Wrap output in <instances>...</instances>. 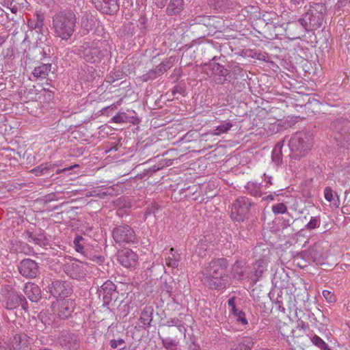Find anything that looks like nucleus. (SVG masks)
<instances>
[{
	"label": "nucleus",
	"mask_w": 350,
	"mask_h": 350,
	"mask_svg": "<svg viewBox=\"0 0 350 350\" xmlns=\"http://www.w3.org/2000/svg\"><path fill=\"white\" fill-rule=\"evenodd\" d=\"M161 211V206L157 203H152L148 206L144 212V220H147L148 218L152 216V221L154 222L157 219V216L159 212Z\"/></svg>",
	"instance_id": "obj_32"
},
{
	"label": "nucleus",
	"mask_w": 350,
	"mask_h": 350,
	"mask_svg": "<svg viewBox=\"0 0 350 350\" xmlns=\"http://www.w3.org/2000/svg\"><path fill=\"white\" fill-rule=\"evenodd\" d=\"M174 59L172 57L165 59L161 64H159L156 68L157 75L159 76L162 75L164 72L168 70L174 64Z\"/></svg>",
	"instance_id": "obj_35"
},
{
	"label": "nucleus",
	"mask_w": 350,
	"mask_h": 350,
	"mask_svg": "<svg viewBox=\"0 0 350 350\" xmlns=\"http://www.w3.org/2000/svg\"><path fill=\"white\" fill-rule=\"evenodd\" d=\"M77 16L71 10H61L52 17V29L55 36L63 40H68L75 31Z\"/></svg>",
	"instance_id": "obj_2"
},
{
	"label": "nucleus",
	"mask_w": 350,
	"mask_h": 350,
	"mask_svg": "<svg viewBox=\"0 0 350 350\" xmlns=\"http://www.w3.org/2000/svg\"><path fill=\"white\" fill-rule=\"evenodd\" d=\"M253 269L254 270V275L252 276V280L254 284H256L262 277L264 271L266 270V265L264 260L259 259L256 260L254 265Z\"/></svg>",
	"instance_id": "obj_29"
},
{
	"label": "nucleus",
	"mask_w": 350,
	"mask_h": 350,
	"mask_svg": "<svg viewBox=\"0 0 350 350\" xmlns=\"http://www.w3.org/2000/svg\"><path fill=\"white\" fill-rule=\"evenodd\" d=\"M185 92V90L179 85L174 86L172 91V92L174 95H175L176 93H179L180 94L184 95Z\"/></svg>",
	"instance_id": "obj_58"
},
{
	"label": "nucleus",
	"mask_w": 350,
	"mask_h": 350,
	"mask_svg": "<svg viewBox=\"0 0 350 350\" xmlns=\"http://www.w3.org/2000/svg\"><path fill=\"white\" fill-rule=\"evenodd\" d=\"M93 261L98 264H101L104 261V257L102 256H94L93 258Z\"/></svg>",
	"instance_id": "obj_63"
},
{
	"label": "nucleus",
	"mask_w": 350,
	"mask_h": 350,
	"mask_svg": "<svg viewBox=\"0 0 350 350\" xmlns=\"http://www.w3.org/2000/svg\"><path fill=\"white\" fill-rule=\"evenodd\" d=\"M286 33L288 36H292L293 39L299 38L300 36H303L305 28L301 24L300 18L295 21L288 22L284 27Z\"/></svg>",
	"instance_id": "obj_23"
},
{
	"label": "nucleus",
	"mask_w": 350,
	"mask_h": 350,
	"mask_svg": "<svg viewBox=\"0 0 350 350\" xmlns=\"http://www.w3.org/2000/svg\"><path fill=\"white\" fill-rule=\"evenodd\" d=\"M231 269V274L233 278L241 280L244 276V269L242 262L236 260L232 265Z\"/></svg>",
	"instance_id": "obj_34"
},
{
	"label": "nucleus",
	"mask_w": 350,
	"mask_h": 350,
	"mask_svg": "<svg viewBox=\"0 0 350 350\" xmlns=\"http://www.w3.org/2000/svg\"><path fill=\"white\" fill-rule=\"evenodd\" d=\"M33 339L25 333L16 334L9 340L0 342V350H30Z\"/></svg>",
	"instance_id": "obj_8"
},
{
	"label": "nucleus",
	"mask_w": 350,
	"mask_h": 350,
	"mask_svg": "<svg viewBox=\"0 0 350 350\" xmlns=\"http://www.w3.org/2000/svg\"><path fill=\"white\" fill-rule=\"evenodd\" d=\"M311 342L321 350H331L329 345L321 337L316 334L311 337Z\"/></svg>",
	"instance_id": "obj_41"
},
{
	"label": "nucleus",
	"mask_w": 350,
	"mask_h": 350,
	"mask_svg": "<svg viewBox=\"0 0 350 350\" xmlns=\"http://www.w3.org/2000/svg\"><path fill=\"white\" fill-rule=\"evenodd\" d=\"M154 308L151 306H146L141 312L139 321L141 325L139 327L146 329L151 326L153 319Z\"/></svg>",
	"instance_id": "obj_24"
},
{
	"label": "nucleus",
	"mask_w": 350,
	"mask_h": 350,
	"mask_svg": "<svg viewBox=\"0 0 350 350\" xmlns=\"http://www.w3.org/2000/svg\"><path fill=\"white\" fill-rule=\"evenodd\" d=\"M163 347L167 350H176L178 342L170 338H163L160 337Z\"/></svg>",
	"instance_id": "obj_45"
},
{
	"label": "nucleus",
	"mask_w": 350,
	"mask_h": 350,
	"mask_svg": "<svg viewBox=\"0 0 350 350\" xmlns=\"http://www.w3.org/2000/svg\"><path fill=\"white\" fill-rule=\"evenodd\" d=\"M35 235H36V234H34L33 232H31L30 231L26 232V237H27V239H28V241H29V242H33V238L35 237Z\"/></svg>",
	"instance_id": "obj_62"
},
{
	"label": "nucleus",
	"mask_w": 350,
	"mask_h": 350,
	"mask_svg": "<svg viewBox=\"0 0 350 350\" xmlns=\"http://www.w3.org/2000/svg\"><path fill=\"white\" fill-rule=\"evenodd\" d=\"M232 313L236 317L237 322L241 323L243 325H245L248 323L247 320L245 317V314L242 310H239V309H237V312Z\"/></svg>",
	"instance_id": "obj_49"
},
{
	"label": "nucleus",
	"mask_w": 350,
	"mask_h": 350,
	"mask_svg": "<svg viewBox=\"0 0 350 350\" xmlns=\"http://www.w3.org/2000/svg\"><path fill=\"white\" fill-rule=\"evenodd\" d=\"M44 16L42 14L36 13L33 18L27 21V26L31 29L40 32L44 25Z\"/></svg>",
	"instance_id": "obj_26"
},
{
	"label": "nucleus",
	"mask_w": 350,
	"mask_h": 350,
	"mask_svg": "<svg viewBox=\"0 0 350 350\" xmlns=\"http://www.w3.org/2000/svg\"><path fill=\"white\" fill-rule=\"evenodd\" d=\"M228 261L224 258H214L201 271L200 279L207 287L214 290L226 288L227 284L226 269Z\"/></svg>",
	"instance_id": "obj_1"
},
{
	"label": "nucleus",
	"mask_w": 350,
	"mask_h": 350,
	"mask_svg": "<svg viewBox=\"0 0 350 350\" xmlns=\"http://www.w3.org/2000/svg\"><path fill=\"white\" fill-rule=\"evenodd\" d=\"M38 317L42 323H43L44 325H50L52 323L51 315L48 311H41L38 315Z\"/></svg>",
	"instance_id": "obj_50"
},
{
	"label": "nucleus",
	"mask_w": 350,
	"mask_h": 350,
	"mask_svg": "<svg viewBox=\"0 0 350 350\" xmlns=\"http://www.w3.org/2000/svg\"><path fill=\"white\" fill-rule=\"evenodd\" d=\"M83 240H84V239L81 236H79V235H77L75 238V239L73 241V243H74L76 251L77 252H80V253L83 254V252H84V251H83L84 250V246L81 243V241H83Z\"/></svg>",
	"instance_id": "obj_51"
},
{
	"label": "nucleus",
	"mask_w": 350,
	"mask_h": 350,
	"mask_svg": "<svg viewBox=\"0 0 350 350\" xmlns=\"http://www.w3.org/2000/svg\"><path fill=\"white\" fill-rule=\"evenodd\" d=\"M170 251L172 256H168V258H166L165 265L169 267L176 268L178 265V258L173 254L174 251V248H171Z\"/></svg>",
	"instance_id": "obj_44"
},
{
	"label": "nucleus",
	"mask_w": 350,
	"mask_h": 350,
	"mask_svg": "<svg viewBox=\"0 0 350 350\" xmlns=\"http://www.w3.org/2000/svg\"><path fill=\"white\" fill-rule=\"evenodd\" d=\"M246 189L250 195L255 197H260L263 194L260 184L249 182L247 184Z\"/></svg>",
	"instance_id": "obj_37"
},
{
	"label": "nucleus",
	"mask_w": 350,
	"mask_h": 350,
	"mask_svg": "<svg viewBox=\"0 0 350 350\" xmlns=\"http://www.w3.org/2000/svg\"><path fill=\"white\" fill-rule=\"evenodd\" d=\"M124 342H125V341L124 339L119 338L117 340H116V339L111 340L109 342V344H110V347L112 349H116L118 346L123 345Z\"/></svg>",
	"instance_id": "obj_56"
},
{
	"label": "nucleus",
	"mask_w": 350,
	"mask_h": 350,
	"mask_svg": "<svg viewBox=\"0 0 350 350\" xmlns=\"http://www.w3.org/2000/svg\"><path fill=\"white\" fill-rule=\"evenodd\" d=\"M97 293L99 297H102L104 305H109V303L117 297L116 286L110 280L106 281L98 289Z\"/></svg>",
	"instance_id": "obj_17"
},
{
	"label": "nucleus",
	"mask_w": 350,
	"mask_h": 350,
	"mask_svg": "<svg viewBox=\"0 0 350 350\" xmlns=\"http://www.w3.org/2000/svg\"><path fill=\"white\" fill-rule=\"evenodd\" d=\"M63 269L67 275L75 280L83 278L86 275L83 263L75 260L65 263Z\"/></svg>",
	"instance_id": "obj_15"
},
{
	"label": "nucleus",
	"mask_w": 350,
	"mask_h": 350,
	"mask_svg": "<svg viewBox=\"0 0 350 350\" xmlns=\"http://www.w3.org/2000/svg\"><path fill=\"white\" fill-rule=\"evenodd\" d=\"M284 140L282 139L277 143L275 146L271 154L272 161L276 164L279 165L282 161V148L284 146Z\"/></svg>",
	"instance_id": "obj_31"
},
{
	"label": "nucleus",
	"mask_w": 350,
	"mask_h": 350,
	"mask_svg": "<svg viewBox=\"0 0 350 350\" xmlns=\"http://www.w3.org/2000/svg\"><path fill=\"white\" fill-rule=\"evenodd\" d=\"M308 256L312 261L317 264H323L327 258V252L320 243H315L308 250Z\"/></svg>",
	"instance_id": "obj_22"
},
{
	"label": "nucleus",
	"mask_w": 350,
	"mask_h": 350,
	"mask_svg": "<svg viewBox=\"0 0 350 350\" xmlns=\"http://www.w3.org/2000/svg\"><path fill=\"white\" fill-rule=\"evenodd\" d=\"M49 292L54 297L64 298L72 293V288L67 281L55 280L49 286Z\"/></svg>",
	"instance_id": "obj_16"
},
{
	"label": "nucleus",
	"mask_w": 350,
	"mask_h": 350,
	"mask_svg": "<svg viewBox=\"0 0 350 350\" xmlns=\"http://www.w3.org/2000/svg\"><path fill=\"white\" fill-rule=\"evenodd\" d=\"M305 3V0H291V3L295 7L302 6Z\"/></svg>",
	"instance_id": "obj_61"
},
{
	"label": "nucleus",
	"mask_w": 350,
	"mask_h": 350,
	"mask_svg": "<svg viewBox=\"0 0 350 350\" xmlns=\"http://www.w3.org/2000/svg\"><path fill=\"white\" fill-rule=\"evenodd\" d=\"M137 259V255L129 249L122 250L118 253V262L126 268L134 267Z\"/></svg>",
	"instance_id": "obj_19"
},
{
	"label": "nucleus",
	"mask_w": 350,
	"mask_h": 350,
	"mask_svg": "<svg viewBox=\"0 0 350 350\" xmlns=\"http://www.w3.org/2000/svg\"><path fill=\"white\" fill-rule=\"evenodd\" d=\"M2 304L8 310H14L21 306L23 310L27 311L29 308L25 297L9 286L5 288Z\"/></svg>",
	"instance_id": "obj_10"
},
{
	"label": "nucleus",
	"mask_w": 350,
	"mask_h": 350,
	"mask_svg": "<svg viewBox=\"0 0 350 350\" xmlns=\"http://www.w3.org/2000/svg\"><path fill=\"white\" fill-rule=\"evenodd\" d=\"M323 296L328 303H334L336 301V297L334 293L328 290H324L322 293Z\"/></svg>",
	"instance_id": "obj_54"
},
{
	"label": "nucleus",
	"mask_w": 350,
	"mask_h": 350,
	"mask_svg": "<svg viewBox=\"0 0 350 350\" xmlns=\"http://www.w3.org/2000/svg\"><path fill=\"white\" fill-rule=\"evenodd\" d=\"M159 75H157V72L154 68L153 69H151L148 72H146V74L143 75L142 77H141V79L142 81L144 82H147L150 80H153L157 77H159Z\"/></svg>",
	"instance_id": "obj_47"
},
{
	"label": "nucleus",
	"mask_w": 350,
	"mask_h": 350,
	"mask_svg": "<svg viewBox=\"0 0 350 350\" xmlns=\"http://www.w3.org/2000/svg\"><path fill=\"white\" fill-rule=\"evenodd\" d=\"M57 167H58V165L56 163H51L49 162H46V163H42V164L36 166V167L32 169L31 170V172L37 176H43V175L48 176L50 174L53 175L54 172H55V174H58L62 172L69 171V170H73L76 167H79V165L77 164H75V165H70L68 167H64L61 170L57 169Z\"/></svg>",
	"instance_id": "obj_13"
},
{
	"label": "nucleus",
	"mask_w": 350,
	"mask_h": 350,
	"mask_svg": "<svg viewBox=\"0 0 350 350\" xmlns=\"http://www.w3.org/2000/svg\"><path fill=\"white\" fill-rule=\"evenodd\" d=\"M235 297H230L228 301V305L229 307L231 308V312H237V308L235 305Z\"/></svg>",
	"instance_id": "obj_57"
},
{
	"label": "nucleus",
	"mask_w": 350,
	"mask_h": 350,
	"mask_svg": "<svg viewBox=\"0 0 350 350\" xmlns=\"http://www.w3.org/2000/svg\"><path fill=\"white\" fill-rule=\"evenodd\" d=\"M275 305L277 306L279 310L285 312V308L283 306V303L281 300L279 299V298H277L276 301L275 302Z\"/></svg>",
	"instance_id": "obj_59"
},
{
	"label": "nucleus",
	"mask_w": 350,
	"mask_h": 350,
	"mask_svg": "<svg viewBox=\"0 0 350 350\" xmlns=\"http://www.w3.org/2000/svg\"><path fill=\"white\" fill-rule=\"evenodd\" d=\"M60 345L68 350H76L79 347L77 336L68 331H63L59 336Z\"/></svg>",
	"instance_id": "obj_20"
},
{
	"label": "nucleus",
	"mask_w": 350,
	"mask_h": 350,
	"mask_svg": "<svg viewBox=\"0 0 350 350\" xmlns=\"http://www.w3.org/2000/svg\"><path fill=\"white\" fill-rule=\"evenodd\" d=\"M195 21L196 23L204 25L213 33L220 28V21L215 16H199Z\"/></svg>",
	"instance_id": "obj_21"
},
{
	"label": "nucleus",
	"mask_w": 350,
	"mask_h": 350,
	"mask_svg": "<svg viewBox=\"0 0 350 350\" xmlns=\"http://www.w3.org/2000/svg\"><path fill=\"white\" fill-rule=\"evenodd\" d=\"M320 225V219L318 217H312L309 222L306 225L308 230H313L318 228Z\"/></svg>",
	"instance_id": "obj_53"
},
{
	"label": "nucleus",
	"mask_w": 350,
	"mask_h": 350,
	"mask_svg": "<svg viewBox=\"0 0 350 350\" xmlns=\"http://www.w3.org/2000/svg\"><path fill=\"white\" fill-rule=\"evenodd\" d=\"M163 325L167 327L175 326L181 334H183L184 335L185 334L186 328L184 326L183 321L178 318H171L167 320Z\"/></svg>",
	"instance_id": "obj_36"
},
{
	"label": "nucleus",
	"mask_w": 350,
	"mask_h": 350,
	"mask_svg": "<svg viewBox=\"0 0 350 350\" xmlns=\"http://www.w3.org/2000/svg\"><path fill=\"white\" fill-rule=\"evenodd\" d=\"M254 203L249 198L241 196L238 198L232 205L230 217L237 222H243L250 215V208Z\"/></svg>",
	"instance_id": "obj_7"
},
{
	"label": "nucleus",
	"mask_w": 350,
	"mask_h": 350,
	"mask_svg": "<svg viewBox=\"0 0 350 350\" xmlns=\"http://www.w3.org/2000/svg\"><path fill=\"white\" fill-rule=\"evenodd\" d=\"M287 206L283 202L274 204L271 206V211L275 215L284 214L287 212Z\"/></svg>",
	"instance_id": "obj_43"
},
{
	"label": "nucleus",
	"mask_w": 350,
	"mask_h": 350,
	"mask_svg": "<svg viewBox=\"0 0 350 350\" xmlns=\"http://www.w3.org/2000/svg\"><path fill=\"white\" fill-rule=\"evenodd\" d=\"M254 345L251 337L243 338L238 344L235 345L230 350H251Z\"/></svg>",
	"instance_id": "obj_33"
},
{
	"label": "nucleus",
	"mask_w": 350,
	"mask_h": 350,
	"mask_svg": "<svg viewBox=\"0 0 350 350\" xmlns=\"http://www.w3.org/2000/svg\"><path fill=\"white\" fill-rule=\"evenodd\" d=\"M205 72L217 85H224L232 81L229 69L217 62H208L204 64Z\"/></svg>",
	"instance_id": "obj_6"
},
{
	"label": "nucleus",
	"mask_w": 350,
	"mask_h": 350,
	"mask_svg": "<svg viewBox=\"0 0 350 350\" xmlns=\"http://www.w3.org/2000/svg\"><path fill=\"white\" fill-rule=\"evenodd\" d=\"M124 73L122 71L116 70L114 72H111L109 75H107V81L109 83H114L115 81L122 79L123 78Z\"/></svg>",
	"instance_id": "obj_48"
},
{
	"label": "nucleus",
	"mask_w": 350,
	"mask_h": 350,
	"mask_svg": "<svg viewBox=\"0 0 350 350\" xmlns=\"http://www.w3.org/2000/svg\"><path fill=\"white\" fill-rule=\"evenodd\" d=\"M232 127V124L230 122L223 121L221 124L214 129L213 135H219L222 133H227Z\"/></svg>",
	"instance_id": "obj_39"
},
{
	"label": "nucleus",
	"mask_w": 350,
	"mask_h": 350,
	"mask_svg": "<svg viewBox=\"0 0 350 350\" xmlns=\"http://www.w3.org/2000/svg\"><path fill=\"white\" fill-rule=\"evenodd\" d=\"M154 3L157 5L159 8H163L167 3V0H153Z\"/></svg>",
	"instance_id": "obj_60"
},
{
	"label": "nucleus",
	"mask_w": 350,
	"mask_h": 350,
	"mask_svg": "<svg viewBox=\"0 0 350 350\" xmlns=\"http://www.w3.org/2000/svg\"><path fill=\"white\" fill-rule=\"evenodd\" d=\"M92 26V18L88 13L85 12L81 19V27L85 31H89Z\"/></svg>",
	"instance_id": "obj_42"
},
{
	"label": "nucleus",
	"mask_w": 350,
	"mask_h": 350,
	"mask_svg": "<svg viewBox=\"0 0 350 350\" xmlns=\"http://www.w3.org/2000/svg\"><path fill=\"white\" fill-rule=\"evenodd\" d=\"M112 234L116 243H131L136 240L135 231L126 224L117 226L113 228Z\"/></svg>",
	"instance_id": "obj_11"
},
{
	"label": "nucleus",
	"mask_w": 350,
	"mask_h": 350,
	"mask_svg": "<svg viewBox=\"0 0 350 350\" xmlns=\"http://www.w3.org/2000/svg\"><path fill=\"white\" fill-rule=\"evenodd\" d=\"M92 2L103 14H113L119 10L118 0H92Z\"/></svg>",
	"instance_id": "obj_18"
},
{
	"label": "nucleus",
	"mask_w": 350,
	"mask_h": 350,
	"mask_svg": "<svg viewBox=\"0 0 350 350\" xmlns=\"http://www.w3.org/2000/svg\"><path fill=\"white\" fill-rule=\"evenodd\" d=\"M26 0H5V5L10 9L11 12L16 14L19 9L23 7Z\"/></svg>",
	"instance_id": "obj_38"
},
{
	"label": "nucleus",
	"mask_w": 350,
	"mask_h": 350,
	"mask_svg": "<svg viewBox=\"0 0 350 350\" xmlns=\"http://www.w3.org/2000/svg\"><path fill=\"white\" fill-rule=\"evenodd\" d=\"M23 291L28 299L32 302H38L41 299V290L35 283H26Z\"/></svg>",
	"instance_id": "obj_25"
},
{
	"label": "nucleus",
	"mask_w": 350,
	"mask_h": 350,
	"mask_svg": "<svg viewBox=\"0 0 350 350\" xmlns=\"http://www.w3.org/2000/svg\"><path fill=\"white\" fill-rule=\"evenodd\" d=\"M75 306V301L71 299L57 300L52 304L54 314L62 319H66L71 317Z\"/></svg>",
	"instance_id": "obj_12"
},
{
	"label": "nucleus",
	"mask_w": 350,
	"mask_h": 350,
	"mask_svg": "<svg viewBox=\"0 0 350 350\" xmlns=\"http://www.w3.org/2000/svg\"><path fill=\"white\" fill-rule=\"evenodd\" d=\"M326 7L323 3H314L308 12L300 18L301 24L306 31H312L320 28L326 14Z\"/></svg>",
	"instance_id": "obj_4"
},
{
	"label": "nucleus",
	"mask_w": 350,
	"mask_h": 350,
	"mask_svg": "<svg viewBox=\"0 0 350 350\" xmlns=\"http://www.w3.org/2000/svg\"><path fill=\"white\" fill-rule=\"evenodd\" d=\"M312 146V138L305 132L295 133L288 142L291 150L290 157L293 159H300L305 157Z\"/></svg>",
	"instance_id": "obj_5"
},
{
	"label": "nucleus",
	"mask_w": 350,
	"mask_h": 350,
	"mask_svg": "<svg viewBox=\"0 0 350 350\" xmlns=\"http://www.w3.org/2000/svg\"><path fill=\"white\" fill-rule=\"evenodd\" d=\"M18 271L23 276L32 279L36 278L40 273V267L35 260L25 258L21 261Z\"/></svg>",
	"instance_id": "obj_14"
},
{
	"label": "nucleus",
	"mask_w": 350,
	"mask_h": 350,
	"mask_svg": "<svg viewBox=\"0 0 350 350\" xmlns=\"http://www.w3.org/2000/svg\"><path fill=\"white\" fill-rule=\"evenodd\" d=\"M230 72V78H231L232 81L229 83L233 84L236 80H237L239 77H242L243 75V69L239 66H234L230 69H229Z\"/></svg>",
	"instance_id": "obj_40"
},
{
	"label": "nucleus",
	"mask_w": 350,
	"mask_h": 350,
	"mask_svg": "<svg viewBox=\"0 0 350 350\" xmlns=\"http://www.w3.org/2000/svg\"><path fill=\"white\" fill-rule=\"evenodd\" d=\"M188 350H200V347L197 344L193 342L189 345Z\"/></svg>",
	"instance_id": "obj_64"
},
{
	"label": "nucleus",
	"mask_w": 350,
	"mask_h": 350,
	"mask_svg": "<svg viewBox=\"0 0 350 350\" xmlns=\"http://www.w3.org/2000/svg\"><path fill=\"white\" fill-rule=\"evenodd\" d=\"M331 128L336 133V139L344 147L350 146V121L339 118L331 123Z\"/></svg>",
	"instance_id": "obj_9"
},
{
	"label": "nucleus",
	"mask_w": 350,
	"mask_h": 350,
	"mask_svg": "<svg viewBox=\"0 0 350 350\" xmlns=\"http://www.w3.org/2000/svg\"><path fill=\"white\" fill-rule=\"evenodd\" d=\"M105 42H86L78 49V54L86 62L98 64L105 57L110 56V51Z\"/></svg>",
	"instance_id": "obj_3"
},
{
	"label": "nucleus",
	"mask_w": 350,
	"mask_h": 350,
	"mask_svg": "<svg viewBox=\"0 0 350 350\" xmlns=\"http://www.w3.org/2000/svg\"><path fill=\"white\" fill-rule=\"evenodd\" d=\"M184 9L183 0H170L166 8V13L169 16L179 14Z\"/></svg>",
	"instance_id": "obj_27"
},
{
	"label": "nucleus",
	"mask_w": 350,
	"mask_h": 350,
	"mask_svg": "<svg viewBox=\"0 0 350 350\" xmlns=\"http://www.w3.org/2000/svg\"><path fill=\"white\" fill-rule=\"evenodd\" d=\"M33 243L40 246H44L46 245L47 239L43 233L40 232L38 234H36Z\"/></svg>",
	"instance_id": "obj_52"
},
{
	"label": "nucleus",
	"mask_w": 350,
	"mask_h": 350,
	"mask_svg": "<svg viewBox=\"0 0 350 350\" xmlns=\"http://www.w3.org/2000/svg\"><path fill=\"white\" fill-rule=\"evenodd\" d=\"M209 2L215 9L221 11L233 8V0H209Z\"/></svg>",
	"instance_id": "obj_30"
},
{
	"label": "nucleus",
	"mask_w": 350,
	"mask_h": 350,
	"mask_svg": "<svg viewBox=\"0 0 350 350\" xmlns=\"http://www.w3.org/2000/svg\"><path fill=\"white\" fill-rule=\"evenodd\" d=\"M129 117L125 112H119L111 118V122L114 123H126L129 121Z\"/></svg>",
	"instance_id": "obj_46"
},
{
	"label": "nucleus",
	"mask_w": 350,
	"mask_h": 350,
	"mask_svg": "<svg viewBox=\"0 0 350 350\" xmlns=\"http://www.w3.org/2000/svg\"><path fill=\"white\" fill-rule=\"evenodd\" d=\"M51 69V64L49 63L42 64L36 67L32 72L34 77L37 79H46Z\"/></svg>",
	"instance_id": "obj_28"
},
{
	"label": "nucleus",
	"mask_w": 350,
	"mask_h": 350,
	"mask_svg": "<svg viewBox=\"0 0 350 350\" xmlns=\"http://www.w3.org/2000/svg\"><path fill=\"white\" fill-rule=\"evenodd\" d=\"M333 193L334 192H333L332 189L329 187H325V189L324 190L325 198L327 201L332 202L334 200V194H333Z\"/></svg>",
	"instance_id": "obj_55"
}]
</instances>
